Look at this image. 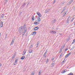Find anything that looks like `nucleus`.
<instances>
[{
	"mask_svg": "<svg viewBox=\"0 0 75 75\" xmlns=\"http://www.w3.org/2000/svg\"><path fill=\"white\" fill-rule=\"evenodd\" d=\"M68 56H69V53L67 54Z\"/></svg>",
	"mask_w": 75,
	"mask_h": 75,
	"instance_id": "obj_44",
	"label": "nucleus"
},
{
	"mask_svg": "<svg viewBox=\"0 0 75 75\" xmlns=\"http://www.w3.org/2000/svg\"><path fill=\"white\" fill-rule=\"evenodd\" d=\"M56 29H57V28H56Z\"/></svg>",
	"mask_w": 75,
	"mask_h": 75,
	"instance_id": "obj_63",
	"label": "nucleus"
},
{
	"mask_svg": "<svg viewBox=\"0 0 75 75\" xmlns=\"http://www.w3.org/2000/svg\"><path fill=\"white\" fill-rule=\"evenodd\" d=\"M32 21H34L35 20V18H34V16H33L32 18Z\"/></svg>",
	"mask_w": 75,
	"mask_h": 75,
	"instance_id": "obj_16",
	"label": "nucleus"
},
{
	"mask_svg": "<svg viewBox=\"0 0 75 75\" xmlns=\"http://www.w3.org/2000/svg\"><path fill=\"white\" fill-rule=\"evenodd\" d=\"M30 48H32L33 47V45H31L30 46Z\"/></svg>",
	"mask_w": 75,
	"mask_h": 75,
	"instance_id": "obj_39",
	"label": "nucleus"
},
{
	"mask_svg": "<svg viewBox=\"0 0 75 75\" xmlns=\"http://www.w3.org/2000/svg\"><path fill=\"white\" fill-rule=\"evenodd\" d=\"M4 17H5V18L6 17V16H4Z\"/></svg>",
	"mask_w": 75,
	"mask_h": 75,
	"instance_id": "obj_57",
	"label": "nucleus"
},
{
	"mask_svg": "<svg viewBox=\"0 0 75 75\" xmlns=\"http://www.w3.org/2000/svg\"><path fill=\"white\" fill-rule=\"evenodd\" d=\"M41 71H39V75H41Z\"/></svg>",
	"mask_w": 75,
	"mask_h": 75,
	"instance_id": "obj_27",
	"label": "nucleus"
},
{
	"mask_svg": "<svg viewBox=\"0 0 75 75\" xmlns=\"http://www.w3.org/2000/svg\"><path fill=\"white\" fill-rule=\"evenodd\" d=\"M57 1V0H54V1H53V4H54V3H55V1Z\"/></svg>",
	"mask_w": 75,
	"mask_h": 75,
	"instance_id": "obj_30",
	"label": "nucleus"
},
{
	"mask_svg": "<svg viewBox=\"0 0 75 75\" xmlns=\"http://www.w3.org/2000/svg\"><path fill=\"white\" fill-rule=\"evenodd\" d=\"M72 50V49H71L70 50V51H71V50Z\"/></svg>",
	"mask_w": 75,
	"mask_h": 75,
	"instance_id": "obj_59",
	"label": "nucleus"
},
{
	"mask_svg": "<svg viewBox=\"0 0 75 75\" xmlns=\"http://www.w3.org/2000/svg\"><path fill=\"white\" fill-rule=\"evenodd\" d=\"M17 60H18V57H16V58L15 61H17Z\"/></svg>",
	"mask_w": 75,
	"mask_h": 75,
	"instance_id": "obj_38",
	"label": "nucleus"
},
{
	"mask_svg": "<svg viewBox=\"0 0 75 75\" xmlns=\"http://www.w3.org/2000/svg\"><path fill=\"white\" fill-rule=\"evenodd\" d=\"M1 64H0V67H1Z\"/></svg>",
	"mask_w": 75,
	"mask_h": 75,
	"instance_id": "obj_49",
	"label": "nucleus"
},
{
	"mask_svg": "<svg viewBox=\"0 0 75 75\" xmlns=\"http://www.w3.org/2000/svg\"><path fill=\"white\" fill-rule=\"evenodd\" d=\"M24 35V34H23V35Z\"/></svg>",
	"mask_w": 75,
	"mask_h": 75,
	"instance_id": "obj_58",
	"label": "nucleus"
},
{
	"mask_svg": "<svg viewBox=\"0 0 75 75\" xmlns=\"http://www.w3.org/2000/svg\"><path fill=\"white\" fill-rule=\"evenodd\" d=\"M30 4V2H29L28 3V4H27V5H28V4Z\"/></svg>",
	"mask_w": 75,
	"mask_h": 75,
	"instance_id": "obj_47",
	"label": "nucleus"
},
{
	"mask_svg": "<svg viewBox=\"0 0 75 75\" xmlns=\"http://www.w3.org/2000/svg\"><path fill=\"white\" fill-rule=\"evenodd\" d=\"M4 16H5V14H2L1 15V17L2 18H4Z\"/></svg>",
	"mask_w": 75,
	"mask_h": 75,
	"instance_id": "obj_14",
	"label": "nucleus"
},
{
	"mask_svg": "<svg viewBox=\"0 0 75 75\" xmlns=\"http://www.w3.org/2000/svg\"><path fill=\"white\" fill-rule=\"evenodd\" d=\"M50 32L52 34H56L57 33V32L54 31H50Z\"/></svg>",
	"mask_w": 75,
	"mask_h": 75,
	"instance_id": "obj_6",
	"label": "nucleus"
},
{
	"mask_svg": "<svg viewBox=\"0 0 75 75\" xmlns=\"http://www.w3.org/2000/svg\"><path fill=\"white\" fill-rule=\"evenodd\" d=\"M50 9H49L48 10V11H47V10H46V11H47V12H49V11H50Z\"/></svg>",
	"mask_w": 75,
	"mask_h": 75,
	"instance_id": "obj_36",
	"label": "nucleus"
},
{
	"mask_svg": "<svg viewBox=\"0 0 75 75\" xmlns=\"http://www.w3.org/2000/svg\"><path fill=\"white\" fill-rule=\"evenodd\" d=\"M63 47H61L60 49V51L59 52V53H61L62 52V49H63Z\"/></svg>",
	"mask_w": 75,
	"mask_h": 75,
	"instance_id": "obj_15",
	"label": "nucleus"
},
{
	"mask_svg": "<svg viewBox=\"0 0 75 75\" xmlns=\"http://www.w3.org/2000/svg\"><path fill=\"white\" fill-rule=\"evenodd\" d=\"M74 48L75 47H74V46H73L71 48V50H73Z\"/></svg>",
	"mask_w": 75,
	"mask_h": 75,
	"instance_id": "obj_34",
	"label": "nucleus"
},
{
	"mask_svg": "<svg viewBox=\"0 0 75 75\" xmlns=\"http://www.w3.org/2000/svg\"><path fill=\"white\" fill-rule=\"evenodd\" d=\"M14 40H15L14 39V38H13L12 40L10 45H13V44L14 42Z\"/></svg>",
	"mask_w": 75,
	"mask_h": 75,
	"instance_id": "obj_7",
	"label": "nucleus"
},
{
	"mask_svg": "<svg viewBox=\"0 0 75 75\" xmlns=\"http://www.w3.org/2000/svg\"><path fill=\"white\" fill-rule=\"evenodd\" d=\"M61 56H62V55H60V57H61Z\"/></svg>",
	"mask_w": 75,
	"mask_h": 75,
	"instance_id": "obj_54",
	"label": "nucleus"
},
{
	"mask_svg": "<svg viewBox=\"0 0 75 75\" xmlns=\"http://www.w3.org/2000/svg\"><path fill=\"white\" fill-rule=\"evenodd\" d=\"M62 54H63V53H61V55H62Z\"/></svg>",
	"mask_w": 75,
	"mask_h": 75,
	"instance_id": "obj_48",
	"label": "nucleus"
},
{
	"mask_svg": "<svg viewBox=\"0 0 75 75\" xmlns=\"http://www.w3.org/2000/svg\"><path fill=\"white\" fill-rule=\"evenodd\" d=\"M74 18H72V19L71 20V23L73 21V20H74Z\"/></svg>",
	"mask_w": 75,
	"mask_h": 75,
	"instance_id": "obj_33",
	"label": "nucleus"
},
{
	"mask_svg": "<svg viewBox=\"0 0 75 75\" xmlns=\"http://www.w3.org/2000/svg\"><path fill=\"white\" fill-rule=\"evenodd\" d=\"M55 21H56V20L54 19V20L53 21V22L54 23L55 22Z\"/></svg>",
	"mask_w": 75,
	"mask_h": 75,
	"instance_id": "obj_32",
	"label": "nucleus"
},
{
	"mask_svg": "<svg viewBox=\"0 0 75 75\" xmlns=\"http://www.w3.org/2000/svg\"><path fill=\"white\" fill-rule=\"evenodd\" d=\"M1 35V33H0V36Z\"/></svg>",
	"mask_w": 75,
	"mask_h": 75,
	"instance_id": "obj_55",
	"label": "nucleus"
},
{
	"mask_svg": "<svg viewBox=\"0 0 75 75\" xmlns=\"http://www.w3.org/2000/svg\"><path fill=\"white\" fill-rule=\"evenodd\" d=\"M67 48H66V50H65V51H67Z\"/></svg>",
	"mask_w": 75,
	"mask_h": 75,
	"instance_id": "obj_56",
	"label": "nucleus"
},
{
	"mask_svg": "<svg viewBox=\"0 0 75 75\" xmlns=\"http://www.w3.org/2000/svg\"><path fill=\"white\" fill-rule=\"evenodd\" d=\"M38 29H39V27H36L34 28V30H35L36 31V30H37Z\"/></svg>",
	"mask_w": 75,
	"mask_h": 75,
	"instance_id": "obj_10",
	"label": "nucleus"
},
{
	"mask_svg": "<svg viewBox=\"0 0 75 75\" xmlns=\"http://www.w3.org/2000/svg\"><path fill=\"white\" fill-rule=\"evenodd\" d=\"M73 1H74V0H71L69 2V4H71L72 2H73Z\"/></svg>",
	"mask_w": 75,
	"mask_h": 75,
	"instance_id": "obj_19",
	"label": "nucleus"
},
{
	"mask_svg": "<svg viewBox=\"0 0 75 75\" xmlns=\"http://www.w3.org/2000/svg\"><path fill=\"white\" fill-rule=\"evenodd\" d=\"M65 15V14H67V12H64V13Z\"/></svg>",
	"mask_w": 75,
	"mask_h": 75,
	"instance_id": "obj_40",
	"label": "nucleus"
},
{
	"mask_svg": "<svg viewBox=\"0 0 75 75\" xmlns=\"http://www.w3.org/2000/svg\"><path fill=\"white\" fill-rule=\"evenodd\" d=\"M66 11L67 12V11Z\"/></svg>",
	"mask_w": 75,
	"mask_h": 75,
	"instance_id": "obj_62",
	"label": "nucleus"
},
{
	"mask_svg": "<svg viewBox=\"0 0 75 75\" xmlns=\"http://www.w3.org/2000/svg\"><path fill=\"white\" fill-rule=\"evenodd\" d=\"M15 56H16V55H13L12 57V59H14V58H15Z\"/></svg>",
	"mask_w": 75,
	"mask_h": 75,
	"instance_id": "obj_26",
	"label": "nucleus"
},
{
	"mask_svg": "<svg viewBox=\"0 0 75 75\" xmlns=\"http://www.w3.org/2000/svg\"><path fill=\"white\" fill-rule=\"evenodd\" d=\"M28 52L29 53H32L33 52V50L32 49H30L28 51Z\"/></svg>",
	"mask_w": 75,
	"mask_h": 75,
	"instance_id": "obj_11",
	"label": "nucleus"
},
{
	"mask_svg": "<svg viewBox=\"0 0 75 75\" xmlns=\"http://www.w3.org/2000/svg\"><path fill=\"white\" fill-rule=\"evenodd\" d=\"M56 29H57V28H56Z\"/></svg>",
	"mask_w": 75,
	"mask_h": 75,
	"instance_id": "obj_64",
	"label": "nucleus"
},
{
	"mask_svg": "<svg viewBox=\"0 0 75 75\" xmlns=\"http://www.w3.org/2000/svg\"><path fill=\"white\" fill-rule=\"evenodd\" d=\"M65 47V46H63V48H64Z\"/></svg>",
	"mask_w": 75,
	"mask_h": 75,
	"instance_id": "obj_53",
	"label": "nucleus"
},
{
	"mask_svg": "<svg viewBox=\"0 0 75 75\" xmlns=\"http://www.w3.org/2000/svg\"><path fill=\"white\" fill-rule=\"evenodd\" d=\"M37 20L39 22L41 21V19L39 17H37Z\"/></svg>",
	"mask_w": 75,
	"mask_h": 75,
	"instance_id": "obj_9",
	"label": "nucleus"
},
{
	"mask_svg": "<svg viewBox=\"0 0 75 75\" xmlns=\"http://www.w3.org/2000/svg\"><path fill=\"white\" fill-rule=\"evenodd\" d=\"M73 42H75V39L73 40Z\"/></svg>",
	"mask_w": 75,
	"mask_h": 75,
	"instance_id": "obj_51",
	"label": "nucleus"
},
{
	"mask_svg": "<svg viewBox=\"0 0 75 75\" xmlns=\"http://www.w3.org/2000/svg\"><path fill=\"white\" fill-rule=\"evenodd\" d=\"M52 29L53 30H54V27H53L52 28Z\"/></svg>",
	"mask_w": 75,
	"mask_h": 75,
	"instance_id": "obj_46",
	"label": "nucleus"
},
{
	"mask_svg": "<svg viewBox=\"0 0 75 75\" xmlns=\"http://www.w3.org/2000/svg\"><path fill=\"white\" fill-rule=\"evenodd\" d=\"M13 60V59H12V60Z\"/></svg>",
	"mask_w": 75,
	"mask_h": 75,
	"instance_id": "obj_61",
	"label": "nucleus"
},
{
	"mask_svg": "<svg viewBox=\"0 0 75 75\" xmlns=\"http://www.w3.org/2000/svg\"><path fill=\"white\" fill-rule=\"evenodd\" d=\"M22 13V12H21L20 13V14H21Z\"/></svg>",
	"mask_w": 75,
	"mask_h": 75,
	"instance_id": "obj_50",
	"label": "nucleus"
},
{
	"mask_svg": "<svg viewBox=\"0 0 75 75\" xmlns=\"http://www.w3.org/2000/svg\"><path fill=\"white\" fill-rule=\"evenodd\" d=\"M40 44V43H39L38 42L37 44Z\"/></svg>",
	"mask_w": 75,
	"mask_h": 75,
	"instance_id": "obj_52",
	"label": "nucleus"
},
{
	"mask_svg": "<svg viewBox=\"0 0 75 75\" xmlns=\"http://www.w3.org/2000/svg\"><path fill=\"white\" fill-rule=\"evenodd\" d=\"M36 32H33V33H32V35H34L36 34Z\"/></svg>",
	"mask_w": 75,
	"mask_h": 75,
	"instance_id": "obj_12",
	"label": "nucleus"
},
{
	"mask_svg": "<svg viewBox=\"0 0 75 75\" xmlns=\"http://www.w3.org/2000/svg\"><path fill=\"white\" fill-rule=\"evenodd\" d=\"M38 45H39V44H37V46H36V47H38Z\"/></svg>",
	"mask_w": 75,
	"mask_h": 75,
	"instance_id": "obj_41",
	"label": "nucleus"
},
{
	"mask_svg": "<svg viewBox=\"0 0 75 75\" xmlns=\"http://www.w3.org/2000/svg\"><path fill=\"white\" fill-rule=\"evenodd\" d=\"M48 61H49V59H47V60L46 61V63H48Z\"/></svg>",
	"mask_w": 75,
	"mask_h": 75,
	"instance_id": "obj_25",
	"label": "nucleus"
},
{
	"mask_svg": "<svg viewBox=\"0 0 75 75\" xmlns=\"http://www.w3.org/2000/svg\"><path fill=\"white\" fill-rule=\"evenodd\" d=\"M64 61H65V60H64V61H63L62 62V63H64Z\"/></svg>",
	"mask_w": 75,
	"mask_h": 75,
	"instance_id": "obj_43",
	"label": "nucleus"
},
{
	"mask_svg": "<svg viewBox=\"0 0 75 75\" xmlns=\"http://www.w3.org/2000/svg\"><path fill=\"white\" fill-rule=\"evenodd\" d=\"M66 9V8H65V6L64 7V8L62 10V12H61V13H62L64 11H65V10Z\"/></svg>",
	"mask_w": 75,
	"mask_h": 75,
	"instance_id": "obj_13",
	"label": "nucleus"
},
{
	"mask_svg": "<svg viewBox=\"0 0 75 75\" xmlns=\"http://www.w3.org/2000/svg\"><path fill=\"white\" fill-rule=\"evenodd\" d=\"M36 14H37V16H38V17H41V16H42L41 15L40 13L39 12H37L36 13Z\"/></svg>",
	"mask_w": 75,
	"mask_h": 75,
	"instance_id": "obj_3",
	"label": "nucleus"
},
{
	"mask_svg": "<svg viewBox=\"0 0 75 75\" xmlns=\"http://www.w3.org/2000/svg\"><path fill=\"white\" fill-rule=\"evenodd\" d=\"M25 3H24L23 4L22 6H25Z\"/></svg>",
	"mask_w": 75,
	"mask_h": 75,
	"instance_id": "obj_35",
	"label": "nucleus"
},
{
	"mask_svg": "<svg viewBox=\"0 0 75 75\" xmlns=\"http://www.w3.org/2000/svg\"><path fill=\"white\" fill-rule=\"evenodd\" d=\"M24 30V31L23 32L24 33H25L27 29V28L25 29V24L23 26H22L21 27L19 28V32L20 33H23V31Z\"/></svg>",
	"mask_w": 75,
	"mask_h": 75,
	"instance_id": "obj_1",
	"label": "nucleus"
},
{
	"mask_svg": "<svg viewBox=\"0 0 75 75\" xmlns=\"http://www.w3.org/2000/svg\"><path fill=\"white\" fill-rule=\"evenodd\" d=\"M0 26L1 27H3V22L2 21H1L0 22Z\"/></svg>",
	"mask_w": 75,
	"mask_h": 75,
	"instance_id": "obj_5",
	"label": "nucleus"
},
{
	"mask_svg": "<svg viewBox=\"0 0 75 75\" xmlns=\"http://www.w3.org/2000/svg\"><path fill=\"white\" fill-rule=\"evenodd\" d=\"M68 57V55H67V54L65 56V58H67Z\"/></svg>",
	"mask_w": 75,
	"mask_h": 75,
	"instance_id": "obj_37",
	"label": "nucleus"
},
{
	"mask_svg": "<svg viewBox=\"0 0 75 75\" xmlns=\"http://www.w3.org/2000/svg\"><path fill=\"white\" fill-rule=\"evenodd\" d=\"M34 72H35V71H34V72H32V73L31 74V75H34V74H35Z\"/></svg>",
	"mask_w": 75,
	"mask_h": 75,
	"instance_id": "obj_24",
	"label": "nucleus"
},
{
	"mask_svg": "<svg viewBox=\"0 0 75 75\" xmlns=\"http://www.w3.org/2000/svg\"><path fill=\"white\" fill-rule=\"evenodd\" d=\"M24 58H25V56H22L21 58V59H24Z\"/></svg>",
	"mask_w": 75,
	"mask_h": 75,
	"instance_id": "obj_17",
	"label": "nucleus"
},
{
	"mask_svg": "<svg viewBox=\"0 0 75 75\" xmlns=\"http://www.w3.org/2000/svg\"><path fill=\"white\" fill-rule=\"evenodd\" d=\"M72 44H73V42L72 43Z\"/></svg>",
	"mask_w": 75,
	"mask_h": 75,
	"instance_id": "obj_60",
	"label": "nucleus"
},
{
	"mask_svg": "<svg viewBox=\"0 0 75 75\" xmlns=\"http://www.w3.org/2000/svg\"><path fill=\"white\" fill-rule=\"evenodd\" d=\"M5 1H6V2H7V1H8V0H5Z\"/></svg>",
	"mask_w": 75,
	"mask_h": 75,
	"instance_id": "obj_45",
	"label": "nucleus"
},
{
	"mask_svg": "<svg viewBox=\"0 0 75 75\" xmlns=\"http://www.w3.org/2000/svg\"><path fill=\"white\" fill-rule=\"evenodd\" d=\"M47 52H48V50H46L44 54V55H43V57H44L45 58L47 57V56L46 55V54H47Z\"/></svg>",
	"mask_w": 75,
	"mask_h": 75,
	"instance_id": "obj_2",
	"label": "nucleus"
},
{
	"mask_svg": "<svg viewBox=\"0 0 75 75\" xmlns=\"http://www.w3.org/2000/svg\"><path fill=\"white\" fill-rule=\"evenodd\" d=\"M65 3V2L64 1L62 3V5H64V3Z\"/></svg>",
	"mask_w": 75,
	"mask_h": 75,
	"instance_id": "obj_28",
	"label": "nucleus"
},
{
	"mask_svg": "<svg viewBox=\"0 0 75 75\" xmlns=\"http://www.w3.org/2000/svg\"><path fill=\"white\" fill-rule=\"evenodd\" d=\"M54 66V63H52L51 64V67H53Z\"/></svg>",
	"mask_w": 75,
	"mask_h": 75,
	"instance_id": "obj_21",
	"label": "nucleus"
},
{
	"mask_svg": "<svg viewBox=\"0 0 75 75\" xmlns=\"http://www.w3.org/2000/svg\"><path fill=\"white\" fill-rule=\"evenodd\" d=\"M66 71H67V69H65L64 70H62V71L61 73L62 74H64V73H65V72H66Z\"/></svg>",
	"mask_w": 75,
	"mask_h": 75,
	"instance_id": "obj_8",
	"label": "nucleus"
},
{
	"mask_svg": "<svg viewBox=\"0 0 75 75\" xmlns=\"http://www.w3.org/2000/svg\"><path fill=\"white\" fill-rule=\"evenodd\" d=\"M17 62V61L15 60V62L14 63V65H16V64H17L16 63Z\"/></svg>",
	"mask_w": 75,
	"mask_h": 75,
	"instance_id": "obj_18",
	"label": "nucleus"
},
{
	"mask_svg": "<svg viewBox=\"0 0 75 75\" xmlns=\"http://www.w3.org/2000/svg\"><path fill=\"white\" fill-rule=\"evenodd\" d=\"M54 59H55V57H52L51 59V60L52 61H53V60H54Z\"/></svg>",
	"mask_w": 75,
	"mask_h": 75,
	"instance_id": "obj_22",
	"label": "nucleus"
},
{
	"mask_svg": "<svg viewBox=\"0 0 75 75\" xmlns=\"http://www.w3.org/2000/svg\"><path fill=\"white\" fill-rule=\"evenodd\" d=\"M24 52V53L23 54V55H25V53L26 52V50H24L23 52V53Z\"/></svg>",
	"mask_w": 75,
	"mask_h": 75,
	"instance_id": "obj_23",
	"label": "nucleus"
},
{
	"mask_svg": "<svg viewBox=\"0 0 75 75\" xmlns=\"http://www.w3.org/2000/svg\"><path fill=\"white\" fill-rule=\"evenodd\" d=\"M71 53H72V52H69V55H70V54H71Z\"/></svg>",
	"mask_w": 75,
	"mask_h": 75,
	"instance_id": "obj_42",
	"label": "nucleus"
},
{
	"mask_svg": "<svg viewBox=\"0 0 75 75\" xmlns=\"http://www.w3.org/2000/svg\"><path fill=\"white\" fill-rule=\"evenodd\" d=\"M37 21H36L34 22V24L35 25H37L38 24H39V23H40V22H37Z\"/></svg>",
	"mask_w": 75,
	"mask_h": 75,
	"instance_id": "obj_4",
	"label": "nucleus"
},
{
	"mask_svg": "<svg viewBox=\"0 0 75 75\" xmlns=\"http://www.w3.org/2000/svg\"><path fill=\"white\" fill-rule=\"evenodd\" d=\"M67 75H74V74L72 72H70V73L69 74Z\"/></svg>",
	"mask_w": 75,
	"mask_h": 75,
	"instance_id": "obj_20",
	"label": "nucleus"
},
{
	"mask_svg": "<svg viewBox=\"0 0 75 75\" xmlns=\"http://www.w3.org/2000/svg\"><path fill=\"white\" fill-rule=\"evenodd\" d=\"M67 24H69V20H67Z\"/></svg>",
	"mask_w": 75,
	"mask_h": 75,
	"instance_id": "obj_29",
	"label": "nucleus"
},
{
	"mask_svg": "<svg viewBox=\"0 0 75 75\" xmlns=\"http://www.w3.org/2000/svg\"><path fill=\"white\" fill-rule=\"evenodd\" d=\"M71 18V16H69L68 18H67V20H69V18Z\"/></svg>",
	"mask_w": 75,
	"mask_h": 75,
	"instance_id": "obj_31",
	"label": "nucleus"
}]
</instances>
